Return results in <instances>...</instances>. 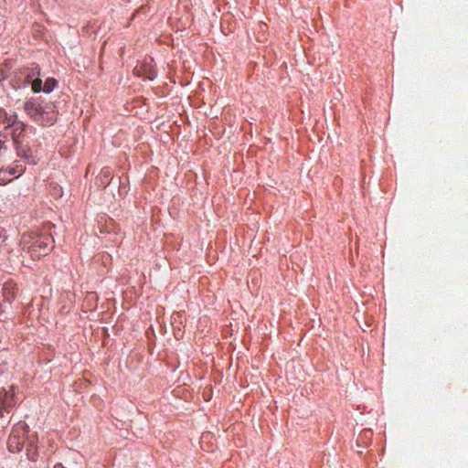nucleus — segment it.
<instances>
[{
  "label": "nucleus",
  "instance_id": "f257e3e1",
  "mask_svg": "<svg viewBox=\"0 0 468 468\" xmlns=\"http://www.w3.org/2000/svg\"><path fill=\"white\" fill-rule=\"evenodd\" d=\"M8 129H11V136L17 155L28 163H34L32 152L27 143L25 144L28 134L34 132V128L19 121L17 117H13L8 121Z\"/></svg>",
  "mask_w": 468,
  "mask_h": 468
},
{
  "label": "nucleus",
  "instance_id": "f03ea898",
  "mask_svg": "<svg viewBox=\"0 0 468 468\" xmlns=\"http://www.w3.org/2000/svg\"><path fill=\"white\" fill-rule=\"evenodd\" d=\"M53 238L49 234L37 232L26 233L22 236L21 244L33 260L47 256L52 249Z\"/></svg>",
  "mask_w": 468,
  "mask_h": 468
},
{
  "label": "nucleus",
  "instance_id": "7ed1b4c3",
  "mask_svg": "<svg viewBox=\"0 0 468 468\" xmlns=\"http://www.w3.org/2000/svg\"><path fill=\"white\" fill-rule=\"evenodd\" d=\"M27 425L23 422H17L12 429L7 441L8 450L12 452H20L27 441Z\"/></svg>",
  "mask_w": 468,
  "mask_h": 468
},
{
  "label": "nucleus",
  "instance_id": "20e7f679",
  "mask_svg": "<svg viewBox=\"0 0 468 468\" xmlns=\"http://www.w3.org/2000/svg\"><path fill=\"white\" fill-rule=\"evenodd\" d=\"M16 388L14 385H8L0 389V416L4 417V411L9 412L15 407L17 401L16 395Z\"/></svg>",
  "mask_w": 468,
  "mask_h": 468
},
{
  "label": "nucleus",
  "instance_id": "39448f33",
  "mask_svg": "<svg viewBox=\"0 0 468 468\" xmlns=\"http://www.w3.org/2000/svg\"><path fill=\"white\" fill-rule=\"evenodd\" d=\"M21 75L24 76V83L31 84L32 90L36 93L42 90V80L40 76V69L37 65L32 66L31 68H26L21 71Z\"/></svg>",
  "mask_w": 468,
  "mask_h": 468
},
{
  "label": "nucleus",
  "instance_id": "423d86ee",
  "mask_svg": "<svg viewBox=\"0 0 468 468\" xmlns=\"http://www.w3.org/2000/svg\"><path fill=\"white\" fill-rule=\"evenodd\" d=\"M58 113L55 111V106L47 103L45 104L44 110L41 112V115L37 119V123L43 126H51L57 122Z\"/></svg>",
  "mask_w": 468,
  "mask_h": 468
},
{
  "label": "nucleus",
  "instance_id": "0eeeda50",
  "mask_svg": "<svg viewBox=\"0 0 468 468\" xmlns=\"http://www.w3.org/2000/svg\"><path fill=\"white\" fill-rule=\"evenodd\" d=\"M18 292L16 283L12 281L5 282L2 288V294L4 297V304L11 305L16 299Z\"/></svg>",
  "mask_w": 468,
  "mask_h": 468
},
{
  "label": "nucleus",
  "instance_id": "6e6552de",
  "mask_svg": "<svg viewBox=\"0 0 468 468\" xmlns=\"http://www.w3.org/2000/svg\"><path fill=\"white\" fill-rule=\"evenodd\" d=\"M45 105L36 101H27L24 103V110L27 114L35 122H37V119L41 115L42 110H44Z\"/></svg>",
  "mask_w": 468,
  "mask_h": 468
},
{
  "label": "nucleus",
  "instance_id": "1a4fd4ad",
  "mask_svg": "<svg viewBox=\"0 0 468 468\" xmlns=\"http://www.w3.org/2000/svg\"><path fill=\"white\" fill-rule=\"evenodd\" d=\"M7 236L5 235V231L3 229H0V257L7 256L9 261L12 260V251L9 250L8 245L6 243Z\"/></svg>",
  "mask_w": 468,
  "mask_h": 468
},
{
  "label": "nucleus",
  "instance_id": "9d476101",
  "mask_svg": "<svg viewBox=\"0 0 468 468\" xmlns=\"http://www.w3.org/2000/svg\"><path fill=\"white\" fill-rule=\"evenodd\" d=\"M147 62L140 68H135L134 72L138 75H145L148 80H153L156 77V73L154 69L146 68Z\"/></svg>",
  "mask_w": 468,
  "mask_h": 468
},
{
  "label": "nucleus",
  "instance_id": "9b49d317",
  "mask_svg": "<svg viewBox=\"0 0 468 468\" xmlns=\"http://www.w3.org/2000/svg\"><path fill=\"white\" fill-rule=\"evenodd\" d=\"M27 455L29 460L31 461H37V447L34 445V440L27 438Z\"/></svg>",
  "mask_w": 468,
  "mask_h": 468
},
{
  "label": "nucleus",
  "instance_id": "f8f14e48",
  "mask_svg": "<svg viewBox=\"0 0 468 468\" xmlns=\"http://www.w3.org/2000/svg\"><path fill=\"white\" fill-rule=\"evenodd\" d=\"M25 165L19 162H15L10 167H8V175L12 176L13 178L18 177L25 172Z\"/></svg>",
  "mask_w": 468,
  "mask_h": 468
},
{
  "label": "nucleus",
  "instance_id": "ddd939ff",
  "mask_svg": "<svg viewBox=\"0 0 468 468\" xmlns=\"http://www.w3.org/2000/svg\"><path fill=\"white\" fill-rule=\"evenodd\" d=\"M112 179V172L109 168H103L100 174V180L103 185H108Z\"/></svg>",
  "mask_w": 468,
  "mask_h": 468
},
{
  "label": "nucleus",
  "instance_id": "4468645a",
  "mask_svg": "<svg viewBox=\"0 0 468 468\" xmlns=\"http://www.w3.org/2000/svg\"><path fill=\"white\" fill-rule=\"evenodd\" d=\"M13 117L17 116L16 114L8 115L5 110L0 109V123L4 124L5 129H8V121Z\"/></svg>",
  "mask_w": 468,
  "mask_h": 468
},
{
  "label": "nucleus",
  "instance_id": "2eb2a0df",
  "mask_svg": "<svg viewBox=\"0 0 468 468\" xmlns=\"http://www.w3.org/2000/svg\"><path fill=\"white\" fill-rule=\"evenodd\" d=\"M57 85V80L53 78H49L45 81L44 86H42V90L44 92L48 93L53 90L55 86Z\"/></svg>",
  "mask_w": 468,
  "mask_h": 468
},
{
  "label": "nucleus",
  "instance_id": "dca6fc26",
  "mask_svg": "<svg viewBox=\"0 0 468 468\" xmlns=\"http://www.w3.org/2000/svg\"><path fill=\"white\" fill-rule=\"evenodd\" d=\"M12 179L13 176L8 175V169L0 168V185H5Z\"/></svg>",
  "mask_w": 468,
  "mask_h": 468
},
{
  "label": "nucleus",
  "instance_id": "f3484780",
  "mask_svg": "<svg viewBox=\"0 0 468 468\" xmlns=\"http://www.w3.org/2000/svg\"><path fill=\"white\" fill-rule=\"evenodd\" d=\"M6 136L0 133V154L6 152L7 148L5 146Z\"/></svg>",
  "mask_w": 468,
  "mask_h": 468
},
{
  "label": "nucleus",
  "instance_id": "a211bd4d",
  "mask_svg": "<svg viewBox=\"0 0 468 468\" xmlns=\"http://www.w3.org/2000/svg\"><path fill=\"white\" fill-rule=\"evenodd\" d=\"M7 312L6 304L0 303V316Z\"/></svg>",
  "mask_w": 468,
  "mask_h": 468
},
{
  "label": "nucleus",
  "instance_id": "6ab92c4d",
  "mask_svg": "<svg viewBox=\"0 0 468 468\" xmlns=\"http://www.w3.org/2000/svg\"><path fill=\"white\" fill-rule=\"evenodd\" d=\"M370 433H371L370 430H365V431H363V435H364L365 437H367V435H368V434H370Z\"/></svg>",
  "mask_w": 468,
  "mask_h": 468
}]
</instances>
